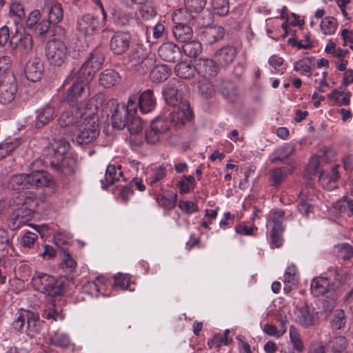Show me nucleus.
Listing matches in <instances>:
<instances>
[{"mask_svg": "<svg viewBox=\"0 0 353 353\" xmlns=\"http://www.w3.org/2000/svg\"><path fill=\"white\" fill-rule=\"evenodd\" d=\"M236 57L235 48L227 46L222 47L214 53V58L220 67L225 68L233 63Z\"/></svg>", "mask_w": 353, "mask_h": 353, "instance_id": "aec40b11", "label": "nucleus"}, {"mask_svg": "<svg viewBox=\"0 0 353 353\" xmlns=\"http://www.w3.org/2000/svg\"><path fill=\"white\" fill-rule=\"evenodd\" d=\"M37 114L36 126L41 128L52 118L54 110L50 105H46L37 110Z\"/></svg>", "mask_w": 353, "mask_h": 353, "instance_id": "37998d69", "label": "nucleus"}, {"mask_svg": "<svg viewBox=\"0 0 353 353\" xmlns=\"http://www.w3.org/2000/svg\"><path fill=\"white\" fill-rule=\"evenodd\" d=\"M19 145V141L0 143V160L10 154Z\"/></svg>", "mask_w": 353, "mask_h": 353, "instance_id": "69168bd1", "label": "nucleus"}, {"mask_svg": "<svg viewBox=\"0 0 353 353\" xmlns=\"http://www.w3.org/2000/svg\"><path fill=\"white\" fill-rule=\"evenodd\" d=\"M29 312L28 310H20L16 314V318L12 323V328L17 331H21L25 324L28 321Z\"/></svg>", "mask_w": 353, "mask_h": 353, "instance_id": "5fc2aeb1", "label": "nucleus"}, {"mask_svg": "<svg viewBox=\"0 0 353 353\" xmlns=\"http://www.w3.org/2000/svg\"><path fill=\"white\" fill-rule=\"evenodd\" d=\"M42 15L46 17L49 22V27L51 23H58L63 19V10L60 3L54 2L48 3L42 8Z\"/></svg>", "mask_w": 353, "mask_h": 353, "instance_id": "b1692460", "label": "nucleus"}, {"mask_svg": "<svg viewBox=\"0 0 353 353\" xmlns=\"http://www.w3.org/2000/svg\"><path fill=\"white\" fill-rule=\"evenodd\" d=\"M61 258L65 272L68 273L73 272L77 267V263L72 257L68 250L64 248L61 250Z\"/></svg>", "mask_w": 353, "mask_h": 353, "instance_id": "603ef678", "label": "nucleus"}, {"mask_svg": "<svg viewBox=\"0 0 353 353\" xmlns=\"http://www.w3.org/2000/svg\"><path fill=\"white\" fill-rule=\"evenodd\" d=\"M334 254L344 260H349L353 257V248L348 243L336 245L334 248Z\"/></svg>", "mask_w": 353, "mask_h": 353, "instance_id": "09e8293b", "label": "nucleus"}, {"mask_svg": "<svg viewBox=\"0 0 353 353\" xmlns=\"http://www.w3.org/2000/svg\"><path fill=\"white\" fill-rule=\"evenodd\" d=\"M97 71L90 66V62H84L81 68L78 71L77 79L79 81H83L88 84V83L93 78Z\"/></svg>", "mask_w": 353, "mask_h": 353, "instance_id": "49530a36", "label": "nucleus"}, {"mask_svg": "<svg viewBox=\"0 0 353 353\" xmlns=\"http://www.w3.org/2000/svg\"><path fill=\"white\" fill-rule=\"evenodd\" d=\"M27 175L28 189L51 187L54 185L53 178L45 171L35 170L27 173Z\"/></svg>", "mask_w": 353, "mask_h": 353, "instance_id": "2eb2a0df", "label": "nucleus"}, {"mask_svg": "<svg viewBox=\"0 0 353 353\" xmlns=\"http://www.w3.org/2000/svg\"><path fill=\"white\" fill-rule=\"evenodd\" d=\"M28 321L26 323V334L34 337L41 330V322L39 316L32 312H29Z\"/></svg>", "mask_w": 353, "mask_h": 353, "instance_id": "58836bf2", "label": "nucleus"}, {"mask_svg": "<svg viewBox=\"0 0 353 353\" xmlns=\"http://www.w3.org/2000/svg\"><path fill=\"white\" fill-rule=\"evenodd\" d=\"M137 97H130L128 101L127 106L124 105H117L112 115V127L121 130L127 126L130 117L132 113H136L137 110Z\"/></svg>", "mask_w": 353, "mask_h": 353, "instance_id": "39448f33", "label": "nucleus"}, {"mask_svg": "<svg viewBox=\"0 0 353 353\" xmlns=\"http://www.w3.org/2000/svg\"><path fill=\"white\" fill-rule=\"evenodd\" d=\"M26 174H19L12 176L9 181V187L13 190H20L28 189Z\"/></svg>", "mask_w": 353, "mask_h": 353, "instance_id": "de8ad7c7", "label": "nucleus"}, {"mask_svg": "<svg viewBox=\"0 0 353 353\" xmlns=\"http://www.w3.org/2000/svg\"><path fill=\"white\" fill-rule=\"evenodd\" d=\"M351 96L352 93L350 92H345L344 91L334 90L327 94V98L341 106L349 105Z\"/></svg>", "mask_w": 353, "mask_h": 353, "instance_id": "4c0bfd02", "label": "nucleus"}, {"mask_svg": "<svg viewBox=\"0 0 353 353\" xmlns=\"http://www.w3.org/2000/svg\"><path fill=\"white\" fill-rule=\"evenodd\" d=\"M123 176L121 171V166H115L114 165H109L106 168L105 179L101 180L103 188H106L108 186L114 184L116 181Z\"/></svg>", "mask_w": 353, "mask_h": 353, "instance_id": "c756f323", "label": "nucleus"}, {"mask_svg": "<svg viewBox=\"0 0 353 353\" xmlns=\"http://www.w3.org/2000/svg\"><path fill=\"white\" fill-rule=\"evenodd\" d=\"M137 97V108L143 114H146L152 111L156 106V99L154 97L152 90L148 89L142 92L139 96L132 95Z\"/></svg>", "mask_w": 353, "mask_h": 353, "instance_id": "5701e85b", "label": "nucleus"}, {"mask_svg": "<svg viewBox=\"0 0 353 353\" xmlns=\"http://www.w3.org/2000/svg\"><path fill=\"white\" fill-rule=\"evenodd\" d=\"M88 116H85L79 107H71L70 110L63 112L58 119V123L61 128H74L76 130L85 123Z\"/></svg>", "mask_w": 353, "mask_h": 353, "instance_id": "423d86ee", "label": "nucleus"}, {"mask_svg": "<svg viewBox=\"0 0 353 353\" xmlns=\"http://www.w3.org/2000/svg\"><path fill=\"white\" fill-rule=\"evenodd\" d=\"M8 14L10 17H15L17 20H21L25 17V10L23 4L14 1L10 4Z\"/></svg>", "mask_w": 353, "mask_h": 353, "instance_id": "13d9d810", "label": "nucleus"}, {"mask_svg": "<svg viewBox=\"0 0 353 353\" xmlns=\"http://www.w3.org/2000/svg\"><path fill=\"white\" fill-rule=\"evenodd\" d=\"M17 88L14 82L0 83V102L6 104L12 102L17 92Z\"/></svg>", "mask_w": 353, "mask_h": 353, "instance_id": "7c9ffc66", "label": "nucleus"}, {"mask_svg": "<svg viewBox=\"0 0 353 353\" xmlns=\"http://www.w3.org/2000/svg\"><path fill=\"white\" fill-rule=\"evenodd\" d=\"M86 86L85 83L77 79L68 90L64 101L71 106L81 102L88 96L85 91Z\"/></svg>", "mask_w": 353, "mask_h": 353, "instance_id": "dca6fc26", "label": "nucleus"}, {"mask_svg": "<svg viewBox=\"0 0 353 353\" xmlns=\"http://www.w3.org/2000/svg\"><path fill=\"white\" fill-rule=\"evenodd\" d=\"M170 113V121L175 125L180 127L187 121H191L193 117L192 111L188 103H183L178 106Z\"/></svg>", "mask_w": 353, "mask_h": 353, "instance_id": "a211bd4d", "label": "nucleus"}, {"mask_svg": "<svg viewBox=\"0 0 353 353\" xmlns=\"http://www.w3.org/2000/svg\"><path fill=\"white\" fill-rule=\"evenodd\" d=\"M179 48L172 42L163 43L159 48V57L165 61L175 62L180 57Z\"/></svg>", "mask_w": 353, "mask_h": 353, "instance_id": "a878e982", "label": "nucleus"}, {"mask_svg": "<svg viewBox=\"0 0 353 353\" xmlns=\"http://www.w3.org/2000/svg\"><path fill=\"white\" fill-rule=\"evenodd\" d=\"M347 346V341L344 336H337L330 341L329 347L331 353H343Z\"/></svg>", "mask_w": 353, "mask_h": 353, "instance_id": "8fccbe9b", "label": "nucleus"}, {"mask_svg": "<svg viewBox=\"0 0 353 353\" xmlns=\"http://www.w3.org/2000/svg\"><path fill=\"white\" fill-rule=\"evenodd\" d=\"M212 6L215 14L219 16H225L229 12L228 0H212Z\"/></svg>", "mask_w": 353, "mask_h": 353, "instance_id": "052dcab7", "label": "nucleus"}, {"mask_svg": "<svg viewBox=\"0 0 353 353\" xmlns=\"http://www.w3.org/2000/svg\"><path fill=\"white\" fill-rule=\"evenodd\" d=\"M100 26L99 19L91 14H83L77 18V30L85 37L93 35L99 29Z\"/></svg>", "mask_w": 353, "mask_h": 353, "instance_id": "6e6552de", "label": "nucleus"}, {"mask_svg": "<svg viewBox=\"0 0 353 353\" xmlns=\"http://www.w3.org/2000/svg\"><path fill=\"white\" fill-rule=\"evenodd\" d=\"M135 113H132V116L130 117L127 128L130 134H138L142 130L143 125L141 119L134 116Z\"/></svg>", "mask_w": 353, "mask_h": 353, "instance_id": "e2e57ef3", "label": "nucleus"}, {"mask_svg": "<svg viewBox=\"0 0 353 353\" xmlns=\"http://www.w3.org/2000/svg\"><path fill=\"white\" fill-rule=\"evenodd\" d=\"M329 288L330 282L327 278L317 277L312 281L310 290L314 296H319L330 292Z\"/></svg>", "mask_w": 353, "mask_h": 353, "instance_id": "473e14b6", "label": "nucleus"}, {"mask_svg": "<svg viewBox=\"0 0 353 353\" xmlns=\"http://www.w3.org/2000/svg\"><path fill=\"white\" fill-rule=\"evenodd\" d=\"M183 85L176 80L168 82L167 86L163 90V95L165 102L173 107L178 106L183 103H187L183 99L181 92Z\"/></svg>", "mask_w": 353, "mask_h": 353, "instance_id": "1a4fd4ad", "label": "nucleus"}, {"mask_svg": "<svg viewBox=\"0 0 353 353\" xmlns=\"http://www.w3.org/2000/svg\"><path fill=\"white\" fill-rule=\"evenodd\" d=\"M43 68L41 61L37 57L29 60L26 64L24 73L28 80L36 82L41 79Z\"/></svg>", "mask_w": 353, "mask_h": 353, "instance_id": "412c9836", "label": "nucleus"}, {"mask_svg": "<svg viewBox=\"0 0 353 353\" xmlns=\"http://www.w3.org/2000/svg\"><path fill=\"white\" fill-rule=\"evenodd\" d=\"M173 34L176 39L181 43H186L192 37V28L183 22L176 23L172 29Z\"/></svg>", "mask_w": 353, "mask_h": 353, "instance_id": "c85d7f7f", "label": "nucleus"}, {"mask_svg": "<svg viewBox=\"0 0 353 353\" xmlns=\"http://www.w3.org/2000/svg\"><path fill=\"white\" fill-rule=\"evenodd\" d=\"M207 0H184L185 9L191 12L198 14L203 10Z\"/></svg>", "mask_w": 353, "mask_h": 353, "instance_id": "4d7b16f0", "label": "nucleus"}, {"mask_svg": "<svg viewBox=\"0 0 353 353\" xmlns=\"http://www.w3.org/2000/svg\"><path fill=\"white\" fill-rule=\"evenodd\" d=\"M103 61V54L99 50H94L85 62H90V66L97 71L101 67Z\"/></svg>", "mask_w": 353, "mask_h": 353, "instance_id": "6e6d98bb", "label": "nucleus"}, {"mask_svg": "<svg viewBox=\"0 0 353 353\" xmlns=\"http://www.w3.org/2000/svg\"><path fill=\"white\" fill-rule=\"evenodd\" d=\"M195 70L196 66L185 61L177 63L174 67L176 74L182 79H190L194 76Z\"/></svg>", "mask_w": 353, "mask_h": 353, "instance_id": "c9c22d12", "label": "nucleus"}, {"mask_svg": "<svg viewBox=\"0 0 353 353\" xmlns=\"http://www.w3.org/2000/svg\"><path fill=\"white\" fill-rule=\"evenodd\" d=\"M285 212L282 210L274 211L271 213L269 223H272L270 231V239L272 248H279L281 246L283 239L282 234L284 228L282 225L284 219Z\"/></svg>", "mask_w": 353, "mask_h": 353, "instance_id": "0eeeda50", "label": "nucleus"}, {"mask_svg": "<svg viewBox=\"0 0 353 353\" xmlns=\"http://www.w3.org/2000/svg\"><path fill=\"white\" fill-rule=\"evenodd\" d=\"M198 89L200 94L205 98L212 97L215 93L213 85L207 81L199 82Z\"/></svg>", "mask_w": 353, "mask_h": 353, "instance_id": "0e129e2a", "label": "nucleus"}, {"mask_svg": "<svg viewBox=\"0 0 353 353\" xmlns=\"http://www.w3.org/2000/svg\"><path fill=\"white\" fill-rule=\"evenodd\" d=\"M139 7V13L142 18L145 21H150L154 19L157 15V10L154 6L150 4H141Z\"/></svg>", "mask_w": 353, "mask_h": 353, "instance_id": "bf43d9fd", "label": "nucleus"}, {"mask_svg": "<svg viewBox=\"0 0 353 353\" xmlns=\"http://www.w3.org/2000/svg\"><path fill=\"white\" fill-rule=\"evenodd\" d=\"M84 122L77 129V134H72V141L79 145L92 143L100 133L98 120L95 117L88 116L87 121Z\"/></svg>", "mask_w": 353, "mask_h": 353, "instance_id": "20e7f679", "label": "nucleus"}, {"mask_svg": "<svg viewBox=\"0 0 353 353\" xmlns=\"http://www.w3.org/2000/svg\"><path fill=\"white\" fill-rule=\"evenodd\" d=\"M42 12L35 9L30 12L26 21V27L32 30L34 32L39 36L46 34L49 30V22L46 17L43 16L41 23L37 25V21H39L41 18Z\"/></svg>", "mask_w": 353, "mask_h": 353, "instance_id": "9b49d317", "label": "nucleus"}, {"mask_svg": "<svg viewBox=\"0 0 353 353\" xmlns=\"http://www.w3.org/2000/svg\"><path fill=\"white\" fill-rule=\"evenodd\" d=\"M132 37L130 32L119 31L116 32L110 41V48L115 54H122L130 48Z\"/></svg>", "mask_w": 353, "mask_h": 353, "instance_id": "4468645a", "label": "nucleus"}, {"mask_svg": "<svg viewBox=\"0 0 353 353\" xmlns=\"http://www.w3.org/2000/svg\"><path fill=\"white\" fill-rule=\"evenodd\" d=\"M182 48L183 52L190 57H196L202 51L201 43L192 39L183 43Z\"/></svg>", "mask_w": 353, "mask_h": 353, "instance_id": "c03bdc74", "label": "nucleus"}, {"mask_svg": "<svg viewBox=\"0 0 353 353\" xmlns=\"http://www.w3.org/2000/svg\"><path fill=\"white\" fill-rule=\"evenodd\" d=\"M224 29L219 25L210 26L202 32V39L206 44L212 45L223 38Z\"/></svg>", "mask_w": 353, "mask_h": 353, "instance_id": "bb28decb", "label": "nucleus"}, {"mask_svg": "<svg viewBox=\"0 0 353 353\" xmlns=\"http://www.w3.org/2000/svg\"><path fill=\"white\" fill-rule=\"evenodd\" d=\"M289 331L290 341L293 349L299 352H302L305 349V346L298 330L295 326L290 325Z\"/></svg>", "mask_w": 353, "mask_h": 353, "instance_id": "a18cd8bd", "label": "nucleus"}, {"mask_svg": "<svg viewBox=\"0 0 353 353\" xmlns=\"http://www.w3.org/2000/svg\"><path fill=\"white\" fill-rule=\"evenodd\" d=\"M50 344L63 349L68 348L72 345L69 336L65 333L56 332L50 339Z\"/></svg>", "mask_w": 353, "mask_h": 353, "instance_id": "a19ab883", "label": "nucleus"}, {"mask_svg": "<svg viewBox=\"0 0 353 353\" xmlns=\"http://www.w3.org/2000/svg\"><path fill=\"white\" fill-rule=\"evenodd\" d=\"M212 21V16L208 10H203L195 15H191V18L189 19L190 24L205 28L210 26Z\"/></svg>", "mask_w": 353, "mask_h": 353, "instance_id": "72a5a7b5", "label": "nucleus"}, {"mask_svg": "<svg viewBox=\"0 0 353 353\" xmlns=\"http://www.w3.org/2000/svg\"><path fill=\"white\" fill-rule=\"evenodd\" d=\"M170 129L168 122L161 117L154 119L150 125V128L145 132V138L150 144L159 141L161 137Z\"/></svg>", "mask_w": 353, "mask_h": 353, "instance_id": "9d476101", "label": "nucleus"}, {"mask_svg": "<svg viewBox=\"0 0 353 353\" xmlns=\"http://www.w3.org/2000/svg\"><path fill=\"white\" fill-rule=\"evenodd\" d=\"M294 148L290 144H285V145L276 149L271 155L272 163L281 161L288 159L293 154Z\"/></svg>", "mask_w": 353, "mask_h": 353, "instance_id": "e433bc0d", "label": "nucleus"}, {"mask_svg": "<svg viewBox=\"0 0 353 353\" xmlns=\"http://www.w3.org/2000/svg\"><path fill=\"white\" fill-rule=\"evenodd\" d=\"M337 28V21L333 17H325L321 22V29L324 34H332Z\"/></svg>", "mask_w": 353, "mask_h": 353, "instance_id": "864d4df0", "label": "nucleus"}, {"mask_svg": "<svg viewBox=\"0 0 353 353\" xmlns=\"http://www.w3.org/2000/svg\"><path fill=\"white\" fill-rule=\"evenodd\" d=\"M314 59L307 57L296 61L294 63V70L301 75L310 77L312 74L311 68Z\"/></svg>", "mask_w": 353, "mask_h": 353, "instance_id": "79ce46f5", "label": "nucleus"}, {"mask_svg": "<svg viewBox=\"0 0 353 353\" xmlns=\"http://www.w3.org/2000/svg\"><path fill=\"white\" fill-rule=\"evenodd\" d=\"M290 170L287 167L278 168L272 170L271 174L272 185H279L288 176Z\"/></svg>", "mask_w": 353, "mask_h": 353, "instance_id": "3c124183", "label": "nucleus"}, {"mask_svg": "<svg viewBox=\"0 0 353 353\" xmlns=\"http://www.w3.org/2000/svg\"><path fill=\"white\" fill-rule=\"evenodd\" d=\"M39 199L34 195L26 196L23 199L22 205L21 208H25L26 210H30L31 214L34 213L39 205Z\"/></svg>", "mask_w": 353, "mask_h": 353, "instance_id": "338daca9", "label": "nucleus"}, {"mask_svg": "<svg viewBox=\"0 0 353 353\" xmlns=\"http://www.w3.org/2000/svg\"><path fill=\"white\" fill-rule=\"evenodd\" d=\"M296 321L304 328L312 327L318 320V313L307 305L296 307Z\"/></svg>", "mask_w": 353, "mask_h": 353, "instance_id": "f3484780", "label": "nucleus"}, {"mask_svg": "<svg viewBox=\"0 0 353 353\" xmlns=\"http://www.w3.org/2000/svg\"><path fill=\"white\" fill-rule=\"evenodd\" d=\"M165 176V169L163 167L159 166L154 170L151 176L148 179V183L150 185H154L162 180Z\"/></svg>", "mask_w": 353, "mask_h": 353, "instance_id": "774afa93", "label": "nucleus"}, {"mask_svg": "<svg viewBox=\"0 0 353 353\" xmlns=\"http://www.w3.org/2000/svg\"><path fill=\"white\" fill-rule=\"evenodd\" d=\"M70 147L64 139H54L43 150V154L50 159V167L58 173L68 176L75 171V161L73 159L64 157Z\"/></svg>", "mask_w": 353, "mask_h": 353, "instance_id": "f257e3e1", "label": "nucleus"}, {"mask_svg": "<svg viewBox=\"0 0 353 353\" xmlns=\"http://www.w3.org/2000/svg\"><path fill=\"white\" fill-rule=\"evenodd\" d=\"M33 216L30 210L19 207L10 215L8 219V226L12 230H18L25 225H28Z\"/></svg>", "mask_w": 353, "mask_h": 353, "instance_id": "ddd939ff", "label": "nucleus"}, {"mask_svg": "<svg viewBox=\"0 0 353 353\" xmlns=\"http://www.w3.org/2000/svg\"><path fill=\"white\" fill-rule=\"evenodd\" d=\"M69 50L61 40L54 39L49 40L46 46L45 55L50 65L61 67L68 61Z\"/></svg>", "mask_w": 353, "mask_h": 353, "instance_id": "7ed1b4c3", "label": "nucleus"}, {"mask_svg": "<svg viewBox=\"0 0 353 353\" xmlns=\"http://www.w3.org/2000/svg\"><path fill=\"white\" fill-rule=\"evenodd\" d=\"M334 209L339 214H347L348 216L353 214V199L343 197L333 205Z\"/></svg>", "mask_w": 353, "mask_h": 353, "instance_id": "ea45409f", "label": "nucleus"}, {"mask_svg": "<svg viewBox=\"0 0 353 353\" xmlns=\"http://www.w3.org/2000/svg\"><path fill=\"white\" fill-rule=\"evenodd\" d=\"M346 323L345 314L343 310H337L335 311L334 317L332 320V327L336 330L343 328Z\"/></svg>", "mask_w": 353, "mask_h": 353, "instance_id": "680f3d73", "label": "nucleus"}, {"mask_svg": "<svg viewBox=\"0 0 353 353\" xmlns=\"http://www.w3.org/2000/svg\"><path fill=\"white\" fill-rule=\"evenodd\" d=\"M148 50L141 45H137L132 48L129 61L132 65H141L143 68L150 69L154 65V59L149 57Z\"/></svg>", "mask_w": 353, "mask_h": 353, "instance_id": "f8f14e48", "label": "nucleus"}, {"mask_svg": "<svg viewBox=\"0 0 353 353\" xmlns=\"http://www.w3.org/2000/svg\"><path fill=\"white\" fill-rule=\"evenodd\" d=\"M338 168L339 165H335L330 172H319V181L323 188L330 190L337 187L336 181L339 178Z\"/></svg>", "mask_w": 353, "mask_h": 353, "instance_id": "393cba45", "label": "nucleus"}, {"mask_svg": "<svg viewBox=\"0 0 353 353\" xmlns=\"http://www.w3.org/2000/svg\"><path fill=\"white\" fill-rule=\"evenodd\" d=\"M219 67L215 59H200L196 65V71L205 79L215 77L218 74Z\"/></svg>", "mask_w": 353, "mask_h": 353, "instance_id": "6ab92c4d", "label": "nucleus"}, {"mask_svg": "<svg viewBox=\"0 0 353 353\" xmlns=\"http://www.w3.org/2000/svg\"><path fill=\"white\" fill-rule=\"evenodd\" d=\"M171 74V68L167 65L154 66L150 72V77L152 81L161 82L166 80Z\"/></svg>", "mask_w": 353, "mask_h": 353, "instance_id": "f704fd0d", "label": "nucleus"}, {"mask_svg": "<svg viewBox=\"0 0 353 353\" xmlns=\"http://www.w3.org/2000/svg\"><path fill=\"white\" fill-rule=\"evenodd\" d=\"M31 283L35 290L53 298L63 296L65 292V279L41 272H34Z\"/></svg>", "mask_w": 353, "mask_h": 353, "instance_id": "f03ea898", "label": "nucleus"}, {"mask_svg": "<svg viewBox=\"0 0 353 353\" xmlns=\"http://www.w3.org/2000/svg\"><path fill=\"white\" fill-rule=\"evenodd\" d=\"M12 48L17 49L21 54H26L32 50V39L30 34H26L19 37L18 31L13 34L10 40Z\"/></svg>", "mask_w": 353, "mask_h": 353, "instance_id": "4be33fe9", "label": "nucleus"}, {"mask_svg": "<svg viewBox=\"0 0 353 353\" xmlns=\"http://www.w3.org/2000/svg\"><path fill=\"white\" fill-rule=\"evenodd\" d=\"M119 74L113 69H107L100 74L99 81L104 88H110L117 84L120 81Z\"/></svg>", "mask_w": 353, "mask_h": 353, "instance_id": "2f4dec72", "label": "nucleus"}, {"mask_svg": "<svg viewBox=\"0 0 353 353\" xmlns=\"http://www.w3.org/2000/svg\"><path fill=\"white\" fill-rule=\"evenodd\" d=\"M219 92L229 102H235L239 97V92L235 84L229 80H222L218 87Z\"/></svg>", "mask_w": 353, "mask_h": 353, "instance_id": "cd10ccee", "label": "nucleus"}]
</instances>
